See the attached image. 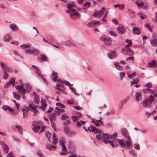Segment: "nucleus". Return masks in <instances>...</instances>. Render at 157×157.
<instances>
[{
  "label": "nucleus",
  "mask_w": 157,
  "mask_h": 157,
  "mask_svg": "<svg viewBox=\"0 0 157 157\" xmlns=\"http://www.w3.org/2000/svg\"><path fill=\"white\" fill-rule=\"evenodd\" d=\"M109 135V134H104L102 132L100 134L96 135L97 139L99 141H102L104 143H109L113 147L117 146L118 144L120 146L124 149H128L131 146V142L124 139H122L118 140L117 139H111L112 140H108L110 139Z\"/></svg>",
  "instance_id": "1"
},
{
  "label": "nucleus",
  "mask_w": 157,
  "mask_h": 157,
  "mask_svg": "<svg viewBox=\"0 0 157 157\" xmlns=\"http://www.w3.org/2000/svg\"><path fill=\"white\" fill-rule=\"evenodd\" d=\"M66 12L69 13L71 18L74 20L78 19L80 16V14L75 9H70L66 11Z\"/></svg>",
  "instance_id": "2"
},
{
  "label": "nucleus",
  "mask_w": 157,
  "mask_h": 157,
  "mask_svg": "<svg viewBox=\"0 0 157 157\" xmlns=\"http://www.w3.org/2000/svg\"><path fill=\"white\" fill-rule=\"evenodd\" d=\"M83 127L85 131L86 132L89 131L90 132H92L94 134H99L101 132H102L101 131L99 130L98 129L92 125H90L87 129H86L84 126H83Z\"/></svg>",
  "instance_id": "3"
},
{
  "label": "nucleus",
  "mask_w": 157,
  "mask_h": 157,
  "mask_svg": "<svg viewBox=\"0 0 157 157\" xmlns=\"http://www.w3.org/2000/svg\"><path fill=\"white\" fill-rule=\"evenodd\" d=\"M154 100V98L153 96L151 95L150 96L149 98L143 101L142 102V104L144 107L148 108L149 107L150 105L153 101Z\"/></svg>",
  "instance_id": "4"
},
{
  "label": "nucleus",
  "mask_w": 157,
  "mask_h": 157,
  "mask_svg": "<svg viewBox=\"0 0 157 157\" xmlns=\"http://www.w3.org/2000/svg\"><path fill=\"white\" fill-rule=\"evenodd\" d=\"M100 40L103 41L105 44L107 46H109L112 44V40L108 36H102L100 37Z\"/></svg>",
  "instance_id": "5"
},
{
  "label": "nucleus",
  "mask_w": 157,
  "mask_h": 157,
  "mask_svg": "<svg viewBox=\"0 0 157 157\" xmlns=\"http://www.w3.org/2000/svg\"><path fill=\"white\" fill-rule=\"evenodd\" d=\"M121 52L123 54L125 55L131 56L134 54L133 50L129 48L122 49L121 50Z\"/></svg>",
  "instance_id": "6"
},
{
  "label": "nucleus",
  "mask_w": 157,
  "mask_h": 157,
  "mask_svg": "<svg viewBox=\"0 0 157 157\" xmlns=\"http://www.w3.org/2000/svg\"><path fill=\"white\" fill-rule=\"evenodd\" d=\"M121 132L122 135L128 140H130L131 139L129 133L127 130L124 128H122L121 129Z\"/></svg>",
  "instance_id": "7"
},
{
  "label": "nucleus",
  "mask_w": 157,
  "mask_h": 157,
  "mask_svg": "<svg viewBox=\"0 0 157 157\" xmlns=\"http://www.w3.org/2000/svg\"><path fill=\"white\" fill-rule=\"evenodd\" d=\"M25 52L28 54L37 55L39 53V50L36 49L28 48L25 50Z\"/></svg>",
  "instance_id": "8"
},
{
  "label": "nucleus",
  "mask_w": 157,
  "mask_h": 157,
  "mask_svg": "<svg viewBox=\"0 0 157 157\" xmlns=\"http://www.w3.org/2000/svg\"><path fill=\"white\" fill-rule=\"evenodd\" d=\"M15 88L22 95L25 94L27 92L26 90L23 87V86H15Z\"/></svg>",
  "instance_id": "9"
},
{
  "label": "nucleus",
  "mask_w": 157,
  "mask_h": 157,
  "mask_svg": "<svg viewBox=\"0 0 157 157\" xmlns=\"http://www.w3.org/2000/svg\"><path fill=\"white\" fill-rule=\"evenodd\" d=\"M105 11V10L104 8L102 7L101 10H99L98 12L94 13L93 16L96 18H99L104 14V11Z\"/></svg>",
  "instance_id": "10"
},
{
  "label": "nucleus",
  "mask_w": 157,
  "mask_h": 157,
  "mask_svg": "<svg viewBox=\"0 0 157 157\" xmlns=\"http://www.w3.org/2000/svg\"><path fill=\"white\" fill-rule=\"evenodd\" d=\"M100 21H93L88 22L87 25V26L90 28L99 25Z\"/></svg>",
  "instance_id": "11"
},
{
  "label": "nucleus",
  "mask_w": 157,
  "mask_h": 157,
  "mask_svg": "<svg viewBox=\"0 0 157 157\" xmlns=\"http://www.w3.org/2000/svg\"><path fill=\"white\" fill-rule=\"evenodd\" d=\"M117 32L120 34H123L126 33L124 27L121 25H119L117 29Z\"/></svg>",
  "instance_id": "12"
},
{
  "label": "nucleus",
  "mask_w": 157,
  "mask_h": 157,
  "mask_svg": "<svg viewBox=\"0 0 157 157\" xmlns=\"http://www.w3.org/2000/svg\"><path fill=\"white\" fill-rule=\"evenodd\" d=\"M92 122L94 123V124L97 127L100 126V124L102 125H103V121L101 120H95L94 118H92Z\"/></svg>",
  "instance_id": "13"
},
{
  "label": "nucleus",
  "mask_w": 157,
  "mask_h": 157,
  "mask_svg": "<svg viewBox=\"0 0 157 157\" xmlns=\"http://www.w3.org/2000/svg\"><path fill=\"white\" fill-rule=\"evenodd\" d=\"M40 103L41 106L40 107V108L42 110L44 111L46 109L47 106V105L45 99H41L40 101Z\"/></svg>",
  "instance_id": "14"
},
{
  "label": "nucleus",
  "mask_w": 157,
  "mask_h": 157,
  "mask_svg": "<svg viewBox=\"0 0 157 157\" xmlns=\"http://www.w3.org/2000/svg\"><path fill=\"white\" fill-rule=\"evenodd\" d=\"M62 147V150L63 151L60 152V154L61 155H66L68 153L67 148L64 144L61 145Z\"/></svg>",
  "instance_id": "15"
},
{
  "label": "nucleus",
  "mask_w": 157,
  "mask_h": 157,
  "mask_svg": "<svg viewBox=\"0 0 157 157\" xmlns=\"http://www.w3.org/2000/svg\"><path fill=\"white\" fill-rule=\"evenodd\" d=\"M29 107L30 109V110L35 115H36L38 111L36 108L35 106H33L31 104L29 105Z\"/></svg>",
  "instance_id": "16"
},
{
  "label": "nucleus",
  "mask_w": 157,
  "mask_h": 157,
  "mask_svg": "<svg viewBox=\"0 0 157 157\" xmlns=\"http://www.w3.org/2000/svg\"><path fill=\"white\" fill-rule=\"evenodd\" d=\"M30 110L29 108V106L26 107L25 109H22V111L23 113V116L24 118H25L27 117L28 113L29 111Z\"/></svg>",
  "instance_id": "17"
},
{
  "label": "nucleus",
  "mask_w": 157,
  "mask_h": 157,
  "mask_svg": "<svg viewBox=\"0 0 157 157\" xmlns=\"http://www.w3.org/2000/svg\"><path fill=\"white\" fill-rule=\"evenodd\" d=\"M58 82L56 83V86L55 88L56 89H59V87H62L64 84V82L60 79H58Z\"/></svg>",
  "instance_id": "18"
},
{
  "label": "nucleus",
  "mask_w": 157,
  "mask_h": 157,
  "mask_svg": "<svg viewBox=\"0 0 157 157\" xmlns=\"http://www.w3.org/2000/svg\"><path fill=\"white\" fill-rule=\"evenodd\" d=\"M115 51H111L110 52L108 53V56L109 58L113 59L116 56V55L115 54Z\"/></svg>",
  "instance_id": "19"
},
{
  "label": "nucleus",
  "mask_w": 157,
  "mask_h": 157,
  "mask_svg": "<svg viewBox=\"0 0 157 157\" xmlns=\"http://www.w3.org/2000/svg\"><path fill=\"white\" fill-rule=\"evenodd\" d=\"M142 98V94L140 92L136 93L135 94V100L138 101L141 100Z\"/></svg>",
  "instance_id": "20"
},
{
  "label": "nucleus",
  "mask_w": 157,
  "mask_h": 157,
  "mask_svg": "<svg viewBox=\"0 0 157 157\" xmlns=\"http://www.w3.org/2000/svg\"><path fill=\"white\" fill-rule=\"evenodd\" d=\"M57 73L54 71H52L51 74V76L52 77V80L53 82L56 81L57 79L58 76L57 75Z\"/></svg>",
  "instance_id": "21"
},
{
  "label": "nucleus",
  "mask_w": 157,
  "mask_h": 157,
  "mask_svg": "<svg viewBox=\"0 0 157 157\" xmlns=\"http://www.w3.org/2000/svg\"><path fill=\"white\" fill-rule=\"evenodd\" d=\"M12 39V38L10 35L9 34H7L4 36L3 40L4 41L8 42L11 40Z\"/></svg>",
  "instance_id": "22"
},
{
  "label": "nucleus",
  "mask_w": 157,
  "mask_h": 157,
  "mask_svg": "<svg viewBox=\"0 0 157 157\" xmlns=\"http://www.w3.org/2000/svg\"><path fill=\"white\" fill-rule=\"evenodd\" d=\"M76 6V4L74 2L71 1L69 2L67 5V7L68 8H71L75 7Z\"/></svg>",
  "instance_id": "23"
},
{
  "label": "nucleus",
  "mask_w": 157,
  "mask_h": 157,
  "mask_svg": "<svg viewBox=\"0 0 157 157\" xmlns=\"http://www.w3.org/2000/svg\"><path fill=\"white\" fill-rule=\"evenodd\" d=\"M10 27L12 29V30L13 31H17L18 29V26L14 24H10Z\"/></svg>",
  "instance_id": "24"
},
{
  "label": "nucleus",
  "mask_w": 157,
  "mask_h": 157,
  "mask_svg": "<svg viewBox=\"0 0 157 157\" xmlns=\"http://www.w3.org/2000/svg\"><path fill=\"white\" fill-rule=\"evenodd\" d=\"M132 32L134 34L139 35L141 33L140 29L137 27H134L132 29Z\"/></svg>",
  "instance_id": "25"
},
{
  "label": "nucleus",
  "mask_w": 157,
  "mask_h": 157,
  "mask_svg": "<svg viewBox=\"0 0 157 157\" xmlns=\"http://www.w3.org/2000/svg\"><path fill=\"white\" fill-rule=\"evenodd\" d=\"M149 66L148 67H153L156 68L157 67V65L155 61L152 60L151 62L148 63Z\"/></svg>",
  "instance_id": "26"
},
{
  "label": "nucleus",
  "mask_w": 157,
  "mask_h": 157,
  "mask_svg": "<svg viewBox=\"0 0 157 157\" xmlns=\"http://www.w3.org/2000/svg\"><path fill=\"white\" fill-rule=\"evenodd\" d=\"M36 72L37 75L40 78H41L44 81L46 84L47 82L45 78L44 77L43 75L41 74L40 72V71L38 69H37V70L36 71Z\"/></svg>",
  "instance_id": "27"
},
{
  "label": "nucleus",
  "mask_w": 157,
  "mask_h": 157,
  "mask_svg": "<svg viewBox=\"0 0 157 157\" xmlns=\"http://www.w3.org/2000/svg\"><path fill=\"white\" fill-rule=\"evenodd\" d=\"M113 6L115 8L118 7L120 10H122L124 8V4H115L113 5Z\"/></svg>",
  "instance_id": "28"
},
{
  "label": "nucleus",
  "mask_w": 157,
  "mask_h": 157,
  "mask_svg": "<svg viewBox=\"0 0 157 157\" xmlns=\"http://www.w3.org/2000/svg\"><path fill=\"white\" fill-rule=\"evenodd\" d=\"M52 138L53 139L52 143L54 144H56L58 142V138L54 132L53 133Z\"/></svg>",
  "instance_id": "29"
},
{
  "label": "nucleus",
  "mask_w": 157,
  "mask_h": 157,
  "mask_svg": "<svg viewBox=\"0 0 157 157\" xmlns=\"http://www.w3.org/2000/svg\"><path fill=\"white\" fill-rule=\"evenodd\" d=\"M56 113H58L57 112H56L52 113L50 116V121L52 124V122L56 118Z\"/></svg>",
  "instance_id": "30"
},
{
  "label": "nucleus",
  "mask_w": 157,
  "mask_h": 157,
  "mask_svg": "<svg viewBox=\"0 0 157 157\" xmlns=\"http://www.w3.org/2000/svg\"><path fill=\"white\" fill-rule=\"evenodd\" d=\"M46 148L50 151H54L56 149V147L55 146L48 144L46 146Z\"/></svg>",
  "instance_id": "31"
},
{
  "label": "nucleus",
  "mask_w": 157,
  "mask_h": 157,
  "mask_svg": "<svg viewBox=\"0 0 157 157\" xmlns=\"http://www.w3.org/2000/svg\"><path fill=\"white\" fill-rule=\"evenodd\" d=\"M125 42L127 43L128 44L125 46V48H128L131 47L132 44L131 40H129L128 39H127L126 40Z\"/></svg>",
  "instance_id": "32"
},
{
  "label": "nucleus",
  "mask_w": 157,
  "mask_h": 157,
  "mask_svg": "<svg viewBox=\"0 0 157 157\" xmlns=\"http://www.w3.org/2000/svg\"><path fill=\"white\" fill-rule=\"evenodd\" d=\"M34 101L36 104H38L39 103V97L36 94L34 95Z\"/></svg>",
  "instance_id": "33"
},
{
  "label": "nucleus",
  "mask_w": 157,
  "mask_h": 157,
  "mask_svg": "<svg viewBox=\"0 0 157 157\" xmlns=\"http://www.w3.org/2000/svg\"><path fill=\"white\" fill-rule=\"evenodd\" d=\"M150 43L151 45L153 46H157V38L150 40Z\"/></svg>",
  "instance_id": "34"
},
{
  "label": "nucleus",
  "mask_w": 157,
  "mask_h": 157,
  "mask_svg": "<svg viewBox=\"0 0 157 157\" xmlns=\"http://www.w3.org/2000/svg\"><path fill=\"white\" fill-rule=\"evenodd\" d=\"M114 66L117 70L121 71L123 70V67L119 65V64L116 62H115L114 64Z\"/></svg>",
  "instance_id": "35"
},
{
  "label": "nucleus",
  "mask_w": 157,
  "mask_h": 157,
  "mask_svg": "<svg viewBox=\"0 0 157 157\" xmlns=\"http://www.w3.org/2000/svg\"><path fill=\"white\" fill-rule=\"evenodd\" d=\"M65 45L68 47H71L75 46L74 44L69 40H67L66 42Z\"/></svg>",
  "instance_id": "36"
},
{
  "label": "nucleus",
  "mask_w": 157,
  "mask_h": 157,
  "mask_svg": "<svg viewBox=\"0 0 157 157\" xmlns=\"http://www.w3.org/2000/svg\"><path fill=\"white\" fill-rule=\"evenodd\" d=\"M28 92L32 90V87L28 83H26L25 86Z\"/></svg>",
  "instance_id": "37"
},
{
  "label": "nucleus",
  "mask_w": 157,
  "mask_h": 157,
  "mask_svg": "<svg viewBox=\"0 0 157 157\" xmlns=\"http://www.w3.org/2000/svg\"><path fill=\"white\" fill-rule=\"evenodd\" d=\"M85 122L84 121L81 120L80 121H78L77 123L76 124V126L77 127H79L82 125H84L85 123Z\"/></svg>",
  "instance_id": "38"
},
{
  "label": "nucleus",
  "mask_w": 157,
  "mask_h": 157,
  "mask_svg": "<svg viewBox=\"0 0 157 157\" xmlns=\"http://www.w3.org/2000/svg\"><path fill=\"white\" fill-rule=\"evenodd\" d=\"M40 126L39 125H37L36 126L34 127L32 129L33 131L36 133L38 132V131L40 129Z\"/></svg>",
  "instance_id": "39"
},
{
  "label": "nucleus",
  "mask_w": 157,
  "mask_h": 157,
  "mask_svg": "<svg viewBox=\"0 0 157 157\" xmlns=\"http://www.w3.org/2000/svg\"><path fill=\"white\" fill-rule=\"evenodd\" d=\"M37 154L39 157H45L42 151L40 150L37 151Z\"/></svg>",
  "instance_id": "40"
},
{
  "label": "nucleus",
  "mask_w": 157,
  "mask_h": 157,
  "mask_svg": "<svg viewBox=\"0 0 157 157\" xmlns=\"http://www.w3.org/2000/svg\"><path fill=\"white\" fill-rule=\"evenodd\" d=\"M45 136L46 137L48 138V140L50 142L51 139V133L48 131H47L45 132Z\"/></svg>",
  "instance_id": "41"
},
{
  "label": "nucleus",
  "mask_w": 157,
  "mask_h": 157,
  "mask_svg": "<svg viewBox=\"0 0 157 157\" xmlns=\"http://www.w3.org/2000/svg\"><path fill=\"white\" fill-rule=\"evenodd\" d=\"M30 44H24L20 45V47L22 48L23 49L27 48L30 47Z\"/></svg>",
  "instance_id": "42"
},
{
  "label": "nucleus",
  "mask_w": 157,
  "mask_h": 157,
  "mask_svg": "<svg viewBox=\"0 0 157 157\" xmlns=\"http://www.w3.org/2000/svg\"><path fill=\"white\" fill-rule=\"evenodd\" d=\"M15 81V79L14 78H12L8 82L10 85H13V86L14 85V82Z\"/></svg>",
  "instance_id": "43"
},
{
  "label": "nucleus",
  "mask_w": 157,
  "mask_h": 157,
  "mask_svg": "<svg viewBox=\"0 0 157 157\" xmlns=\"http://www.w3.org/2000/svg\"><path fill=\"white\" fill-rule=\"evenodd\" d=\"M143 91L145 93H151L153 94V91L151 90V89H144L143 90Z\"/></svg>",
  "instance_id": "44"
},
{
  "label": "nucleus",
  "mask_w": 157,
  "mask_h": 157,
  "mask_svg": "<svg viewBox=\"0 0 157 157\" xmlns=\"http://www.w3.org/2000/svg\"><path fill=\"white\" fill-rule=\"evenodd\" d=\"M69 117L66 114H63L61 117V119L62 120H66L69 118Z\"/></svg>",
  "instance_id": "45"
},
{
  "label": "nucleus",
  "mask_w": 157,
  "mask_h": 157,
  "mask_svg": "<svg viewBox=\"0 0 157 157\" xmlns=\"http://www.w3.org/2000/svg\"><path fill=\"white\" fill-rule=\"evenodd\" d=\"M41 58L42 60H43L45 62H47L48 61L47 57L44 54H42L41 55Z\"/></svg>",
  "instance_id": "46"
},
{
  "label": "nucleus",
  "mask_w": 157,
  "mask_h": 157,
  "mask_svg": "<svg viewBox=\"0 0 157 157\" xmlns=\"http://www.w3.org/2000/svg\"><path fill=\"white\" fill-rule=\"evenodd\" d=\"M124 103V101H121L119 103L118 105V109H121L123 106V105Z\"/></svg>",
  "instance_id": "47"
},
{
  "label": "nucleus",
  "mask_w": 157,
  "mask_h": 157,
  "mask_svg": "<svg viewBox=\"0 0 157 157\" xmlns=\"http://www.w3.org/2000/svg\"><path fill=\"white\" fill-rule=\"evenodd\" d=\"M117 136V132L114 133L113 134L111 135L110 137H109L110 139H116V138Z\"/></svg>",
  "instance_id": "48"
},
{
  "label": "nucleus",
  "mask_w": 157,
  "mask_h": 157,
  "mask_svg": "<svg viewBox=\"0 0 157 157\" xmlns=\"http://www.w3.org/2000/svg\"><path fill=\"white\" fill-rule=\"evenodd\" d=\"M9 111L11 113H12V114L13 115H16L17 114V113H15L14 112V111L12 108H11L10 107L9 109Z\"/></svg>",
  "instance_id": "49"
},
{
  "label": "nucleus",
  "mask_w": 157,
  "mask_h": 157,
  "mask_svg": "<svg viewBox=\"0 0 157 157\" xmlns=\"http://www.w3.org/2000/svg\"><path fill=\"white\" fill-rule=\"evenodd\" d=\"M13 94L14 97L16 99H20V96L16 93L15 92H13Z\"/></svg>",
  "instance_id": "50"
},
{
  "label": "nucleus",
  "mask_w": 157,
  "mask_h": 157,
  "mask_svg": "<svg viewBox=\"0 0 157 157\" xmlns=\"http://www.w3.org/2000/svg\"><path fill=\"white\" fill-rule=\"evenodd\" d=\"M136 75V72H134L132 74H129L128 75V77L130 78H132L135 77Z\"/></svg>",
  "instance_id": "51"
},
{
  "label": "nucleus",
  "mask_w": 157,
  "mask_h": 157,
  "mask_svg": "<svg viewBox=\"0 0 157 157\" xmlns=\"http://www.w3.org/2000/svg\"><path fill=\"white\" fill-rule=\"evenodd\" d=\"M57 90L56 91L57 94L59 95H60L61 93H63V90L59 88V89H56Z\"/></svg>",
  "instance_id": "52"
},
{
  "label": "nucleus",
  "mask_w": 157,
  "mask_h": 157,
  "mask_svg": "<svg viewBox=\"0 0 157 157\" xmlns=\"http://www.w3.org/2000/svg\"><path fill=\"white\" fill-rule=\"evenodd\" d=\"M135 3L136 5L139 7L143 6L144 4V3L142 2H135Z\"/></svg>",
  "instance_id": "53"
},
{
  "label": "nucleus",
  "mask_w": 157,
  "mask_h": 157,
  "mask_svg": "<svg viewBox=\"0 0 157 157\" xmlns=\"http://www.w3.org/2000/svg\"><path fill=\"white\" fill-rule=\"evenodd\" d=\"M134 147L136 150H139L140 149V145L138 144H134Z\"/></svg>",
  "instance_id": "54"
},
{
  "label": "nucleus",
  "mask_w": 157,
  "mask_h": 157,
  "mask_svg": "<svg viewBox=\"0 0 157 157\" xmlns=\"http://www.w3.org/2000/svg\"><path fill=\"white\" fill-rule=\"evenodd\" d=\"M16 128L18 129V131L20 132V133L22 134V132L21 131H20V130L21 129L22 127L20 125H16Z\"/></svg>",
  "instance_id": "55"
},
{
  "label": "nucleus",
  "mask_w": 157,
  "mask_h": 157,
  "mask_svg": "<svg viewBox=\"0 0 157 157\" xmlns=\"http://www.w3.org/2000/svg\"><path fill=\"white\" fill-rule=\"evenodd\" d=\"M4 148V151L6 153H7L9 150V148L8 147L7 145L6 146H5Z\"/></svg>",
  "instance_id": "56"
},
{
  "label": "nucleus",
  "mask_w": 157,
  "mask_h": 157,
  "mask_svg": "<svg viewBox=\"0 0 157 157\" xmlns=\"http://www.w3.org/2000/svg\"><path fill=\"white\" fill-rule=\"evenodd\" d=\"M59 142L60 144V145H62V144H64V143L65 142V140L64 138H61L60 140H59Z\"/></svg>",
  "instance_id": "57"
},
{
  "label": "nucleus",
  "mask_w": 157,
  "mask_h": 157,
  "mask_svg": "<svg viewBox=\"0 0 157 157\" xmlns=\"http://www.w3.org/2000/svg\"><path fill=\"white\" fill-rule=\"evenodd\" d=\"M145 86L148 88H150L152 87V84L151 82L147 83Z\"/></svg>",
  "instance_id": "58"
},
{
  "label": "nucleus",
  "mask_w": 157,
  "mask_h": 157,
  "mask_svg": "<svg viewBox=\"0 0 157 157\" xmlns=\"http://www.w3.org/2000/svg\"><path fill=\"white\" fill-rule=\"evenodd\" d=\"M125 75V73L123 72H121L120 73V76L121 80L123 79V77Z\"/></svg>",
  "instance_id": "59"
},
{
  "label": "nucleus",
  "mask_w": 157,
  "mask_h": 157,
  "mask_svg": "<svg viewBox=\"0 0 157 157\" xmlns=\"http://www.w3.org/2000/svg\"><path fill=\"white\" fill-rule=\"evenodd\" d=\"M4 70H6V71L8 72H11L12 71V69L11 68L8 67H6L5 69H4Z\"/></svg>",
  "instance_id": "60"
},
{
  "label": "nucleus",
  "mask_w": 157,
  "mask_h": 157,
  "mask_svg": "<svg viewBox=\"0 0 157 157\" xmlns=\"http://www.w3.org/2000/svg\"><path fill=\"white\" fill-rule=\"evenodd\" d=\"M129 60H132L134 62V57L133 56L128 57L126 59V61H128Z\"/></svg>",
  "instance_id": "61"
},
{
  "label": "nucleus",
  "mask_w": 157,
  "mask_h": 157,
  "mask_svg": "<svg viewBox=\"0 0 157 157\" xmlns=\"http://www.w3.org/2000/svg\"><path fill=\"white\" fill-rule=\"evenodd\" d=\"M70 130L68 128H66L64 130V133L65 134L68 135L69 132H70Z\"/></svg>",
  "instance_id": "62"
},
{
  "label": "nucleus",
  "mask_w": 157,
  "mask_h": 157,
  "mask_svg": "<svg viewBox=\"0 0 157 157\" xmlns=\"http://www.w3.org/2000/svg\"><path fill=\"white\" fill-rule=\"evenodd\" d=\"M10 107V106L8 105H4L3 106V110L4 111H6L7 110H8Z\"/></svg>",
  "instance_id": "63"
},
{
  "label": "nucleus",
  "mask_w": 157,
  "mask_h": 157,
  "mask_svg": "<svg viewBox=\"0 0 157 157\" xmlns=\"http://www.w3.org/2000/svg\"><path fill=\"white\" fill-rule=\"evenodd\" d=\"M130 153L134 156H136V153L134 150H132L130 151Z\"/></svg>",
  "instance_id": "64"
}]
</instances>
